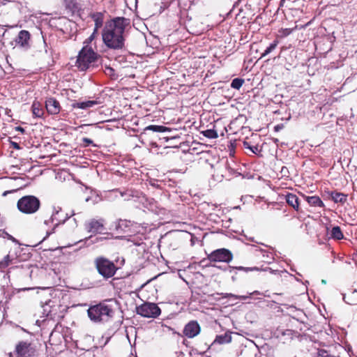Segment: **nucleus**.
Instances as JSON below:
<instances>
[{
  "instance_id": "6e6552de",
  "label": "nucleus",
  "mask_w": 357,
  "mask_h": 357,
  "mask_svg": "<svg viewBox=\"0 0 357 357\" xmlns=\"http://www.w3.org/2000/svg\"><path fill=\"white\" fill-rule=\"evenodd\" d=\"M15 352L16 357H34L36 350L31 343L21 341L16 345Z\"/></svg>"
},
{
  "instance_id": "f257e3e1",
  "label": "nucleus",
  "mask_w": 357,
  "mask_h": 357,
  "mask_svg": "<svg viewBox=\"0 0 357 357\" xmlns=\"http://www.w3.org/2000/svg\"><path fill=\"white\" fill-rule=\"evenodd\" d=\"M130 25V20L126 17H115L105 24L102 31L103 43L114 50H121L125 47V29Z\"/></svg>"
},
{
  "instance_id": "423d86ee",
  "label": "nucleus",
  "mask_w": 357,
  "mask_h": 357,
  "mask_svg": "<svg viewBox=\"0 0 357 357\" xmlns=\"http://www.w3.org/2000/svg\"><path fill=\"white\" fill-rule=\"evenodd\" d=\"M232 252L226 248H219L213 250L207 255V259L211 262L229 263L233 259Z\"/></svg>"
},
{
  "instance_id": "1a4fd4ad",
  "label": "nucleus",
  "mask_w": 357,
  "mask_h": 357,
  "mask_svg": "<svg viewBox=\"0 0 357 357\" xmlns=\"http://www.w3.org/2000/svg\"><path fill=\"white\" fill-rule=\"evenodd\" d=\"M84 226L88 232L93 234L102 233L105 229V220L102 218L91 219L85 223Z\"/></svg>"
},
{
  "instance_id": "cd10ccee",
  "label": "nucleus",
  "mask_w": 357,
  "mask_h": 357,
  "mask_svg": "<svg viewBox=\"0 0 357 357\" xmlns=\"http://www.w3.org/2000/svg\"><path fill=\"white\" fill-rule=\"evenodd\" d=\"M235 268L236 270L243 271L245 272H248V271H252L258 270V268H257V267L248 268V267H243V266H236V267H235Z\"/></svg>"
},
{
  "instance_id": "f3484780",
  "label": "nucleus",
  "mask_w": 357,
  "mask_h": 357,
  "mask_svg": "<svg viewBox=\"0 0 357 357\" xmlns=\"http://www.w3.org/2000/svg\"><path fill=\"white\" fill-rule=\"evenodd\" d=\"M306 201L312 206L324 207L325 205L322 200L318 196H306Z\"/></svg>"
},
{
  "instance_id": "49530a36",
  "label": "nucleus",
  "mask_w": 357,
  "mask_h": 357,
  "mask_svg": "<svg viewBox=\"0 0 357 357\" xmlns=\"http://www.w3.org/2000/svg\"><path fill=\"white\" fill-rule=\"evenodd\" d=\"M109 338H108V339L107 340V341H106L105 344H106L107 342H109Z\"/></svg>"
},
{
  "instance_id": "58836bf2",
  "label": "nucleus",
  "mask_w": 357,
  "mask_h": 357,
  "mask_svg": "<svg viewBox=\"0 0 357 357\" xmlns=\"http://www.w3.org/2000/svg\"><path fill=\"white\" fill-rule=\"evenodd\" d=\"M99 240H102V238L96 237L95 241H92L93 243L98 242Z\"/></svg>"
},
{
  "instance_id": "c03bdc74",
  "label": "nucleus",
  "mask_w": 357,
  "mask_h": 357,
  "mask_svg": "<svg viewBox=\"0 0 357 357\" xmlns=\"http://www.w3.org/2000/svg\"><path fill=\"white\" fill-rule=\"evenodd\" d=\"M275 130H279V128H278V126H276V127H275Z\"/></svg>"
},
{
  "instance_id": "bb28decb",
  "label": "nucleus",
  "mask_w": 357,
  "mask_h": 357,
  "mask_svg": "<svg viewBox=\"0 0 357 357\" xmlns=\"http://www.w3.org/2000/svg\"><path fill=\"white\" fill-rule=\"evenodd\" d=\"M243 146H244V147L245 149H250L252 151V153H256L258 151V147L257 146H251L248 142H243Z\"/></svg>"
},
{
  "instance_id": "ea45409f",
  "label": "nucleus",
  "mask_w": 357,
  "mask_h": 357,
  "mask_svg": "<svg viewBox=\"0 0 357 357\" xmlns=\"http://www.w3.org/2000/svg\"><path fill=\"white\" fill-rule=\"evenodd\" d=\"M54 228L52 230H54ZM52 232H53V231H47V236H50Z\"/></svg>"
},
{
  "instance_id": "c756f323",
  "label": "nucleus",
  "mask_w": 357,
  "mask_h": 357,
  "mask_svg": "<svg viewBox=\"0 0 357 357\" xmlns=\"http://www.w3.org/2000/svg\"><path fill=\"white\" fill-rule=\"evenodd\" d=\"M98 33V32H95V29L93 30V32L92 33V34L89 36V38L88 39L86 40V41L84 42V43H86L88 46V44L89 43H91L96 37V34Z\"/></svg>"
},
{
  "instance_id": "5701e85b",
  "label": "nucleus",
  "mask_w": 357,
  "mask_h": 357,
  "mask_svg": "<svg viewBox=\"0 0 357 357\" xmlns=\"http://www.w3.org/2000/svg\"><path fill=\"white\" fill-rule=\"evenodd\" d=\"M145 130H152L156 132H164L167 131V128L162 126L151 125L145 128Z\"/></svg>"
},
{
  "instance_id": "aec40b11",
  "label": "nucleus",
  "mask_w": 357,
  "mask_h": 357,
  "mask_svg": "<svg viewBox=\"0 0 357 357\" xmlns=\"http://www.w3.org/2000/svg\"><path fill=\"white\" fill-rule=\"evenodd\" d=\"M331 238L336 241L342 240L344 238L340 227L335 226L332 228L331 231Z\"/></svg>"
},
{
  "instance_id": "39448f33",
  "label": "nucleus",
  "mask_w": 357,
  "mask_h": 357,
  "mask_svg": "<svg viewBox=\"0 0 357 357\" xmlns=\"http://www.w3.org/2000/svg\"><path fill=\"white\" fill-rule=\"evenodd\" d=\"M94 264L98 273L105 279L113 277L117 270L114 262L104 257L96 258Z\"/></svg>"
},
{
  "instance_id": "c85d7f7f",
  "label": "nucleus",
  "mask_w": 357,
  "mask_h": 357,
  "mask_svg": "<svg viewBox=\"0 0 357 357\" xmlns=\"http://www.w3.org/2000/svg\"><path fill=\"white\" fill-rule=\"evenodd\" d=\"M180 232L181 233V235L183 238H188L190 236V241H192L193 236L190 233H188L183 229H180Z\"/></svg>"
},
{
  "instance_id": "e433bc0d",
  "label": "nucleus",
  "mask_w": 357,
  "mask_h": 357,
  "mask_svg": "<svg viewBox=\"0 0 357 357\" xmlns=\"http://www.w3.org/2000/svg\"><path fill=\"white\" fill-rule=\"evenodd\" d=\"M164 139H166L167 141H168L169 139H175V137H172L170 136H165L163 137Z\"/></svg>"
},
{
  "instance_id": "ddd939ff",
  "label": "nucleus",
  "mask_w": 357,
  "mask_h": 357,
  "mask_svg": "<svg viewBox=\"0 0 357 357\" xmlns=\"http://www.w3.org/2000/svg\"><path fill=\"white\" fill-rule=\"evenodd\" d=\"M285 200L287 204L292 207L296 211H300V202L298 197L293 193L288 192L285 195Z\"/></svg>"
},
{
  "instance_id": "c9c22d12",
  "label": "nucleus",
  "mask_w": 357,
  "mask_h": 357,
  "mask_svg": "<svg viewBox=\"0 0 357 357\" xmlns=\"http://www.w3.org/2000/svg\"><path fill=\"white\" fill-rule=\"evenodd\" d=\"M283 31H284V36H287V35H289V33H290V31H289V29H284Z\"/></svg>"
},
{
  "instance_id": "72a5a7b5",
  "label": "nucleus",
  "mask_w": 357,
  "mask_h": 357,
  "mask_svg": "<svg viewBox=\"0 0 357 357\" xmlns=\"http://www.w3.org/2000/svg\"><path fill=\"white\" fill-rule=\"evenodd\" d=\"M165 327L167 328V330L169 331H172L173 334H176V331L174 329H173L172 328H171L170 326H165Z\"/></svg>"
},
{
  "instance_id": "7ed1b4c3",
  "label": "nucleus",
  "mask_w": 357,
  "mask_h": 357,
  "mask_svg": "<svg viewBox=\"0 0 357 357\" xmlns=\"http://www.w3.org/2000/svg\"><path fill=\"white\" fill-rule=\"evenodd\" d=\"M40 207V201L33 195H25L17 202V209L22 213L31 215L36 213Z\"/></svg>"
},
{
  "instance_id": "dca6fc26",
  "label": "nucleus",
  "mask_w": 357,
  "mask_h": 357,
  "mask_svg": "<svg viewBox=\"0 0 357 357\" xmlns=\"http://www.w3.org/2000/svg\"><path fill=\"white\" fill-rule=\"evenodd\" d=\"M193 142V137L188 135V139L185 142H180V149L182 151L183 153H190V154H192L191 153V151H195V148L190 149L189 146V143Z\"/></svg>"
},
{
  "instance_id": "f03ea898",
  "label": "nucleus",
  "mask_w": 357,
  "mask_h": 357,
  "mask_svg": "<svg viewBox=\"0 0 357 357\" xmlns=\"http://www.w3.org/2000/svg\"><path fill=\"white\" fill-rule=\"evenodd\" d=\"M116 306V301L114 299L103 301L89 307L88 317L95 323L107 322L114 317Z\"/></svg>"
},
{
  "instance_id": "7c9ffc66",
  "label": "nucleus",
  "mask_w": 357,
  "mask_h": 357,
  "mask_svg": "<svg viewBox=\"0 0 357 357\" xmlns=\"http://www.w3.org/2000/svg\"><path fill=\"white\" fill-rule=\"evenodd\" d=\"M82 141H83V142L85 143V144H84L85 146H88L90 144H93V141L91 139H89L86 137L83 138Z\"/></svg>"
},
{
  "instance_id": "473e14b6",
  "label": "nucleus",
  "mask_w": 357,
  "mask_h": 357,
  "mask_svg": "<svg viewBox=\"0 0 357 357\" xmlns=\"http://www.w3.org/2000/svg\"><path fill=\"white\" fill-rule=\"evenodd\" d=\"M13 147L15 149H20V146L16 142H12Z\"/></svg>"
},
{
  "instance_id": "a211bd4d",
  "label": "nucleus",
  "mask_w": 357,
  "mask_h": 357,
  "mask_svg": "<svg viewBox=\"0 0 357 357\" xmlns=\"http://www.w3.org/2000/svg\"><path fill=\"white\" fill-rule=\"evenodd\" d=\"M91 17L95 23V32H98V29L103 24V14L102 13H96L91 15Z\"/></svg>"
},
{
  "instance_id": "2f4dec72",
  "label": "nucleus",
  "mask_w": 357,
  "mask_h": 357,
  "mask_svg": "<svg viewBox=\"0 0 357 357\" xmlns=\"http://www.w3.org/2000/svg\"><path fill=\"white\" fill-rule=\"evenodd\" d=\"M54 216H55V215H54V214H53V215H52V217L50 218V219L49 220H45L44 223H45V225H47V224L49 223V222H50V221L53 222V221H54Z\"/></svg>"
},
{
  "instance_id": "6ab92c4d",
  "label": "nucleus",
  "mask_w": 357,
  "mask_h": 357,
  "mask_svg": "<svg viewBox=\"0 0 357 357\" xmlns=\"http://www.w3.org/2000/svg\"><path fill=\"white\" fill-rule=\"evenodd\" d=\"M98 102L96 100H88L85 102H74L72 106L73 108H79L82 109H85L89 107H92L94 105H97Z\"/></svg>"
},
{
  "instance_id": "9d476101",
  "label": "nucleus",
  "mask_w": 357,
  "mask_h": 357,
  "mask_svg": "<svg viewBox=\"0 0 357 357\" xmlns=\"http://www.w3.org/2000/svg\"><path fill=\"white\" fill-rule=\"evenodd\" d=\"M201 331L199 324L197 321H190L187 324L183 331L185 336L192 338L197 336Z\"/></svg>"
},
{
  "instance_id": "f704fd0d",
  "label": "nucleus",
  "mask_w": 357,
  "mask_h": 357,
  "mask_svg": "<svg viewBox=\"0 0 357 357\" xmlns=\"http://www.w3.org/2000/svg\"><path fill=\"white\" fill-rule=\"evenodd\" d=\"M16 130L20 131L21 132H24V129L23 128H22V127H20V126L17 127Z\"/></svg>"
},
{
  "instance_id": "2eb2a0df",
  "label": "nucleus",
  "mask_w": 357,
  "mask_h": 357,
  "mask_svg": "<svg viewBox=\"0 0 357 357\" xmlns=\"http://www.w3.org/2000/svg\"><path fill=\"white\" fill-rule=\"evenodd\" d=\"M231 335L230 332H226L222 335H217L215 340L213 341L214 344H227L231 342Z\"/></svg>"
},
{
  "instance_id": "412c9836",
  "label": "nucleus",
  "mask_w": 357,
  "mask_h": 357,
  "mask_svg": "<svg viewBox=\"0 0 357 357\" xmlns=\"http://www.w3.org/2000/svg\"><path fill=\"white\" fill-rule=\"evenodd\" d=\"M32 112L33 115L36 117H41L44 114L42 105L38 102H34L33 103Z\"/></svg>"
},
{
  "instance_id": "9b49d317",
  "label": "nucleus",
  "mask_w": 357,
  "mask_h": 357,
  "mask_svg": "<svg viewBox=\"0 0 357 357\" xmlns=\"http://www.w3.org/2000/svg\"><path fill=\"white\" fill-rule=\"evenodd\" d=\"M29 32L26 30H22L19 32L18 36L15 39V42L17 45H20V47L27 48L29 47Z\"/></svg>"
},
{
  "instance_id": "a878e982",
  "label": "nucleus",
  "mask_w": 357,
  "mask_h": 357,
  "mask_svg": "<svg viewBox=\"0 0 357 357\" xmlns=\"http://www.w3.org/2000/svg\"><path fill=\"white\" fill-rule=\"evenodd\" d=\"M10 261L9 255H7L4 257L3 259L0 262V266L3 267H6L9 265Z\"/></svg>"
},
{
  "instance_id": "20e7f679",
  "label": "nucleus",
  "mask_w": 357,
  "mask_h": 357,
  "mask_svg": "<svg viewBox=\"0 0 357 357\" xmlns=\"http://www.w3.org/2000/svg\"><path fill=\"white\" fill-rule=\"evenodd\" d=\"M97 54L91 47L85 45L79 52L76 61L77 67L82 71L87 70L97 59Z\"/></svg>"
},
{
  "instance_id": "393cba45",
  "label": "nucleus",
  "mask_w": 357,
  "mask_h": 357,
  "mask_svg": "<svg viewBox=\"0 0 357 357\" xmlns=\"http://www.w3.org/2000/svg\"><path fill=\"white\" fill-rule=\"evenodd\" d=\"M243 79L235 78L231 81V87L235 89H239L243 86Z\"/></svg>"
},
{
  "instance_id": "a19ab883",
  "label": "nucleus",
  "mask_w": 357,
  "mask_h": 357,
  "mask_svg": "<svg viewBox=\"0 0 357 357\" xmlns=\"http://www.w3.org/2000/svg\"><path fill=\"white\" fill-rule=\"evenodd\" d=\"M10 192L9 191H5L3 193V196H6L8 193H9Z\"/></svg>"
},
{
  "instance_id": "f8f14e48",
  "label": "nucleus",
  "mask_w": 357,
  "mask_h": 357,
  "mask_svg": "<svg viewBox=\"0 0 357 357\" xmlns=\"http://www.w3.org/2000/svg\"><path fill=\"white\" fill-rule=\"evenodd\" d=\"M45 107L48 113L51 114H57L61 109L59 102L53 98H48L45 101Z\"/></svg>"
},
{
  "instance_id": "4c0bfd02",
  "label": "nucleus",
  "mask_w": 357,
  "mask_h": 357,
  "mask_svg": "<svg viewBox=\"0 0 357 357\" xmlns=\"http://www.w3.org/2000/svg\"><path fill=\"white\" fill-rule=\"evenodd\" d=\"M286 0H280V6H283Z\"/></svg>"
},
{
  "instance_id": "a18cd8bd",
  "label": "nucleus",
  "mask_w": 357,
  "mask_h": 357,
  "mask_svg": "<svg viewBox=\"0 0 357 357\" xmlns=\"http://www.w3.org/2000/svg\"><path fill=\"white\" fill-rule=\"evenodd\" d=\"M275 130H279V128H278V126H276V127H275Z\"/></svg>"
},
{
  "instance_id": "b1692460",
  "label": "nucleus",
  "mask_w": 357,
  "mask_h": 357,
  "mask_svg": "<svg viewBox=\"0 0 357 357\" xmlns=\"http://www.w3.org/2000/svg\"><path fill=\"white\" fill-rule=\"evenodd\" d=\"M202 134L209 139H215L218 137V132L216 130L213 129H208L206 130L202 131Z\"/></svg>"
},
{
  "instance_id": "79ce46f5",
  "label": "nucleus",
  "mask_w": 357,
  "mask_h": 357,
  "mask_svg": "<svg viewBox=\"0 0 357 357\" xmlns=\"http://www.w3.org/2000/svg\"><path fill=\"white\" fill-rule=\"evenodd\" d=\"M67 6H68V7H69L70 9H73V8H74L75 5L73 4L72 7H71V6H70V5H68Z\"/></svg>"
},
{
  "instance_id": "4be33fe9",
  "label": "nucleus",
  "mask_w": 357,
  "mask_h": 357,
  "mask_svg": "<svg viewBox=\"0 0 357 357\" xmlns=\"http://www.w3.org/2000/svg\"><path fill=\"white\" fill-rule=\"evenodd\" d=\"M279 42L278 40H275L270 45L264 50V52L261 54V58L266 56V55L271 53L275 48L277 47Z\"/></svg>"
},
{
  "instance_id": "4468645a",
  "label": "nucleus",
  "mask_w": 357,
  "mask_h": 357,
  "mask_svg": "<svg viewBox=\"0 0 357 357\" xmlns=\"http://www.w3.org/2000/svg\"><path fill=\"white\" fill-rule=\"evenodd\" d=\"M330 197L335 203L344 204L347 200V195L337 191L331 192Z\"/></svg>"
},
{
  "instance_id": "37998d69",
  "label": "nucleus",
  "mask_w": 357,
  "mask_h": 357,
  "mask_svg": "<svg viewBox=\"0 0 357 357\" xmlns=\"http://www.w3.org/2000/svg\"><path fill=\"white\" fill-rule=\"evenodd\" d=\"M5 32H6V31H3V33H2V34H1V35H0V38H1L3 36V35H4Z\"/></svg>"
},
{
  "instance_id": "0eeeda50",
  "label": "nucleus",
  "mask_w": 357,
  "mask_h": 357,
  "mask_svg": "<svg viewBox=\"0 0 357 357\" xmlns=\"http://www.w3.org/2000/svg\"><path fill=\"white\" fill-rule=\"evenodd\" d=\"M160 312L158 306L153 303H145L137 307V313L144 317L155 318Z\"/></svg>"
}]
</instances>
